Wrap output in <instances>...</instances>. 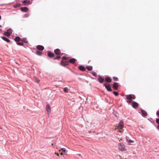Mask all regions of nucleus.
<instances>
[{
	"mask_svg": "<svg viewBox=\"0 0 159 159\" xmlns=\"http://www.w3.org/2000/svg\"><path fill=\"white\" fill-rule=\"evenodd\" d=\"M118 149L122 151H125L126 149L125 148V146L123 143H120L118 144Z\"/></svg>",
	"mask_w": 159,
	"mask_h": 159,
	"instance_id": "obj_1",
	"label": "nucleus"
},
{
	"mask_svg": "<svg viewBox=\"0 0 159 159\" xmlns=\"http://www.w3.org/2000/svg\"><path fill=\"white\" fill-rule=\"evenodd\" d=\"M126 98L128 100H132L135 98V96L134 95L129 94L125 96Z\"/></svg>",
	"mask_w": 159,
	"mask_h": 159,
	"instance_id": "obj_2",
	"label": "nucleus"
},
{
	"mask_svg": "<svg viewBox=\"0 0 159 159\" xmlns=\"http://www.w3.org/2000/svg\"><path fill=\"white\" fill-rule=\"evenodd\" d=\"M124 127L123 122L122 121H120L119 122L117 126V128H116L115 130H116L117 129H122Z\"/></svg>",
	"mask_w": 159,
	"mask_h": 159,
	"instance_id": "obj_3",
	"label": "nucleus"
},
{
	"mask_svg": "<svg viewBox=\"0 0 159 159\" xmlns=\"http://www.w3.org/2000/svg\"><path fill=\"white\" fill-rule=\"evenodd\" d=\"M104 85L108 91H112L110 85L109 84H108L107 85L105 84H104Z\"/></svg>",
	"mask_w": 159,
	"mask_h": 159,
	"instance_id": "obj_4",
	"label": "nucleus"
},
{
	"mask_svg": "<svg viewBox=\"0 0 159 159\" xmlns=\"http://www.w3.org/2000/svg\"><path fill=\"white\" fill-rule=\"evenodd\" d=\"M46 110L48 114L50 113L51 112V109L50 106L49 104H47L46 105Z\"/></svg>",
	"mask_w": 159,
	"mask_h": 159,
	"instance_id": "obj_5",
	"label": "nucleus"
},
{
	"mask_svg": "<svg viewBox=\"0 0 159 159\" xmlns=\"http://www.w3.org/2000/svg\"><path fill=\"white\" fill-rule=\"evenodd\" d=\"M30 0H24L22 2V3L24 5H28L30 4Z\"/></svg>",
	"mask_w": 159,
	"mask_h": 159,
	"instance_id": "obj_6",
	"label": "nucleus"
},
{
	"mask_svg": "<svg viewBox=\"0 0 159 159\" xmlns=\"http://www.w3.org/2000/svg\"><path fill=\"white\" fill-rule=\"evenodd\" d=\"M69 62L68 61H61V65L64 66H67Z\"/></svg>",
	"mask_w": 159,
	"mask_h": 159,
	"instance_id": "obj_7",
	"label": "nucleus"
},
{
	"mask_svg": "<svg viewBox=\"0 0 159 159\" xmlns=\"http://www.w3.org/2000/svg\"><path fill=\"white\" fill-rule=\"evenodd\" d=\"M54 52L57 55H59L60 54L61 52L60 50L59 49H56L54 51Z\"/></svg>",
	"mask_w": 159,
	"mask_h": 159,
	"instance_id": "obj_8",
	"label": "nucleus"
},
{
	"mask_svg": "<svg viewBox=\"0 0 159 159\" xmlns=\"http://www.w3.org/2000/svg\"><path fill=\"white\" fill-rule=\"evenodd\" d=\"M113 87L115 90L118 89V85L117 83H115L113 85Z\"/></svg>",
	"mask_w": 159,
	"mask_h": 159,
	"instance_id": "obj_9",
	"label": "nucleus"
},
{
	"mask_svg": "<svg viewBox=\"0 0 159 159\" xmlns=\"http://www.w3.org/2000/svg\"><path fill=\"white\" fill-rule=\"evenodd\" d=\"M132 105L133 108H136L138 107V104L135 102H133Z\"/></svg>",
	"mask_w": 159,
	"mask_h": 159,
	"instance_id": "obj_10",
	"label": "nucleus"
},
{
	"mask_svg": "<svg viewBox=\"0 0 159 159\" xmlns=\"http://www.w3.org/2000/svg\"><path fill=\"white\" fill-rule=\"evenodd\" d=\"M28 10V8L27 7H22L21 8V11L24 12H27Z\"/></svg>",
	"mask_w": 159,
	"mask_h": 159,
	"instance_id": "obj_11",
	"label": "nucleus"
},
{
	"mask_svg": "<svg viewBox=\"0 0 159 159\" xmlns=\"http://www.w3.org/2000/svg\"><path fill=\"white\" fill-rule=\"evenodd\" d=\"M37 48L40 51H42L44 49V47L42 45L38 46L37 47Z\"/></svg>",
	"mask_w": 159,
	"mask_h": 159,
	"instance_id": "obj_12",
	"label": "nucleus"
},
{
	"mask_svg": "<svg viewBox=\"0 0 159 159\" xmlns=\"http://www.w3.org/2000/svg\"><path fill=\"white\" fill-rule=\"evenodd\" d=\"M76 61L75 58H71L69 60V62L72 64H74Z\"/></svg>",
	"mask_w": 159,
	"mask_h": 159,
	"instance_id": "obj_13",
	"label": "nucleus"
},
{
	"mask_svg": "<svg viewBox=\"0 0 159 159\" xmlns=\"http://www.w3.org/2000/svg\"><path fill=\"white\" fill-rule=\"evenodd\" d=\"M98 81L101 83H102L104 81V79L103 78L101 77H99L98 79Z\"/></svg>",
	"mask_w": 159,
	"mask_h": 159,
	"instance_id": "obj_14",
	"label": "nucleus"
},
{
	"mask_svg": "<svg viewBox=\"0 0 159 159\" xmlns=\"http://www.w3.org/2000/svg\"><path fill=\"white\" fill-rule=\"evenodd\" d=\"M48 57L51 58L53 57H54V54L50 52L48 53Z\"/></svg>",
	"mask_w": 159,
	"mask_h": 159,
	"instance_id": "obj_15",
	"label": "nucleus"
},
{
	"mask_svg": "<svg viewBox=\"0 0 159 159\" xmlns=\"http://www.w3.org/2000/svg\"><path fill=\"white\" fill-rule=\"evenodd\" d=\"M105 81L107 83H110L111 81V79L109 77H106L105 78Z\"/></svg>",
	"mask_w": 159,
	"mask_h": 159,
	"instance_id": "obj_16",
	"label": "nucleus"
},
{
	"mask_svg": "<svg viewBox=\"0 0 159 159\" xmlns=\"http://www.w3.org/2000/svg\"><path fill=\"white\" fill-rule=\"evenodd\" d=\"M78 68H79V69L80 70H82L83 71L85 70V68L83 66H79L78 67Z\"/></svg>",
	"mask_w": 159,
	"mask_h": 159,
	"instance_id": "obj_17",
	"label": "nucleus"
},
{
	"mask_svg": "<svg viewBox=\"0 0 159 159\" xmlns=\"http://www.w3.org/2000/svg\"><path fill=\"white\" fill-rule=\"evenodd\" d=\"M14 40L15 41L17 42H19V41H21V39L19 36H16Z\"/></svg>",
	"mask_w": 159,
	"mask_h": 159,
	"instance_id": "obj_18",
	"label": "nucleus"
},
{
	"mask_svg": "<svg viewBox=\"0 0 159 159\" xmlns=\"http://www.w3.org/2000/svg\"><path fill=\"white\" fill-rule=\"evenodd\" d=\"M21 41L23 43H28V41L26 39L24 38L21 39Z\"/></svg>",
	"mask_w": 159,
	"mask_h": 159,
	"instance_id": "obj_19",
	"label": "nucleus"
},
{
	"mask_svg": "<svg viewBox=\"0 0 159 159\" xmlns=\"http://www.w3.org/2000/svg\"><path fill=\"white\" fill-rule=\"evenodd\" d=\"M141 113L144 116H146L147 115V114L146 112L143 110H141Z\"/></svg>",
	"mask_w": 159,
	"mask_h": 159,
	"instance_id": "obj_20",
	"label": "nucleus"
},
{
	"mask_svg": "<svg viewBox=\"0 0 159 159\" xmlns=\"http://www.w3.org/2000/svg\"><path fill=\"white\" fill-rule=\"evenodd\" d=\"M2 39L3 40H4V41H6L8 43L10 42V40L9 39H7V38H6V37H2Z\"/></svg>",
	"mask_w": 159,
	"mask_h": 159,
	"instance_id": "obj_21",
	"label": "nucleus"
},
{
	"mask_svg": "<svg viewBox=\"0 0 159 159\" xmlns=\"http://www.w3.org/2000/svg\"><path fill=\"white\" fill-rule=\"evenodd\" d=\"M86 68V69L88 70H92L93 69V67L92 66H87Z\"/></svg>",
	"mask_w": 159,
	"mask_h": 159,
	"instance_id": "obj_22",
	"label": "nucleus"
},
{
	"mask_svg": "<svg viewBox=\"0 0 159 159\" xmlns=\"http://www.w3.org/2000/svg\"><path fill=\"white\" fill-rule=\"evenodd\" d=\"M3 35L7 37H9L11 35L7 31L4 33Z\"/></svg>",
	"mask_w": 159,
	"mask_h": 159,
	"instance_id": "obj_23",
	"label": "nucleus"
},
{
	"mask_svg": "<svg viewBox=\"0 0 159 159\" xmlns=\"http://www.w3.org/2000/svg\"><path fill=\"white\" fill-rule=\"evenodd\" d=\"M21 6V4L20 3H18L15 5L14 6L15 8H17L20 7Z\"/></svg>",
	"mask_w": 159,
	"mask_h": 159,
	"instance_id": "obj_24",
	"label": "nucleus"
},
{
	"mask_svg": "<svg viewBox=\"0 0 159 159\" xmlns=\"http://www.w3.org/2000/svg\"><path fill=\"white\" fill-rule=\"evenodd\" d=\"M7 32H8L11 35L12 33V30L11 29H9L7 30Z\"/></svg>",
	"mask_w": 159,
	"mask_h": 159,
	"instance_id": "obj_25",
	"label": "nucleus"
},
{
	"mask_svg": "<svg viewBox=\"0 0 159 159\" xmlns=\"http://www.w3.org/2000/svg\"><path fill=\"white\" fill-rule=\"evenodd\" d=\"M34 79L35 81L37 83H39V80L37 79L36 77H34Z\"/></svg>",
	"mask_w": 159,
	"mask_h": 159,
	"instance_id": "obj_26",
	"label": "nucleus"
},
{
	"mask_svg": "<svg viewBox=\"0 0 159 159\" xmlns=\"http://www.w3.org/2000/svg\"><path fill=\"white\" fill-rule=\"evenodd\" d=\"M64 91L65 93H68V89L67 88H66H66H64Z\"/></svg>",
	"mask_w": 159,
	"mask_h": 159,
	"instance_id": "obj_27",
	"label": "nucleus"
},
{
	"mask_svg": "<svg viewBox=\"0 0 159 159\" xmlns=\"http://www.w3.org/2000/svg\"><path fill=\"white\" fill-rule=\"evenodd\" d=\"M36 53L37 55L39 56H40L42 55L41 52L38 51H36Z\"/></svg>",
	"mask_w": 159,
	"mask_h": 159,
	"instance_id": "obj_28",
	"label": "nucleus"
},
{
	"mask_svg": "<svg viewBox=\"0 0 159 159\" xmlns=\"http://www.w3.org/2000/svg\"><path fill=\"white\" fill-rule=\"evenodd\" d=\"M113 93L116 96H117L119 94L116 91H114Z\"/></svg>",
	"mask_w": 159,
	"mask_h": 159,
	"instance_id": "obj_29",
	"label": "nucleus"
},
{
	"mask_svg": "<svg viewBox=\"0 0 159 159\" xmlns=\"http://www.w3.org/2000/svg\"><path fill=\"white\" fill-rule=\"evenodd\" d=\"M68 59V57H63L62 58V59L63 60H66Z\"/></svg>",
	"mask_w": 159,
	"mask_h": 159,
	"instance_id": "obj_30",
	"label": "nucleus"
},
{
	"mask_svg": "<svg viewBox=\"0 0 159 159\" xmlns=\"http://www.w3.org/2000/svg\"><path fill=\"white\" fill-rule=\"evenodd\" d=\"M61 151L65 152L66 150L64 148H61V150H59V151L60 152Z\"/></svg>",
	"mask_w": 159,
	"mask_h": 159,
	"instance_id": "obj_31",
	"label": "nucleus"
},
{
	"mask_svg": "<svg viewBox=\"0 0 159 159\" xmlns=\"http://www.w3.org/2000/svg\"><path fill=\"white\" fill-rule=\"evenodd\" d=\"M92 74L93 76H97V74L95 72L93 71L92 72Z\"/></svg>",
	"mask_w": 159,
	"mask_h": 159,
	"instance_id": "obj_32",
	"label": "nucleus"
},
{
	"mask_svg": "<svg viewBox=\"0 0 159 159\" xmlns=\"http://www.w3.org/2000/svg\"><path fill=\"white\" fill-rule=\"evenodd\" d=\"M17 44L18 45H20V46H23V42H18L17 43Z\"/></svg>",
	"mask_w": 159,
	"mask_h": 159,
	"instance_id": "obj_33",
	"label": "nucleus"
},
{
	"mask_svg": "<svg viewBox=\"0 0 159 159\" xmlns=\"http://www.w3.org/2000/svg\"><path fill=\"white\" fill-rule=\"evenodd\" d=\"M61 57L60 56H57L56 57H55L54 58V60L57 59H58L60 58Z\"/></svg>",
	"mask_w": 159,
	"mask_h": 159,
	"instance_id": "obj_34",
	"label": "nucleus"
},
{
	"mask_svg": "<svg viewBox=\"0 0 159 159\" xmlns=\"http://www.w3.org/2000/svg\"><path fill=\"white\" fill-rule=\"evenodd\" d=\"M113 79L114 80V81H116L117 80L118 78L117 77H113Z\"/></svg>",
	"mask_w": 159,
	"mask_h": 159,
	"instance_id": "obj_35",
	"label": "nucleus"
},
{
	"mask_svg": "<svg viewBox=\"0 0 159 159\" xmlns=\"http://www.w3.org/2000/svg\"><path fill=\"white\" fill-rule=\"evenodd\" d=\"M156 122L157 123L159 124V119H157L156 120Z\"/></svg>",
	"mask_w": 159,
	"mask_h": 159,
	"instance_id": "obj_36",
	"label": "nucleus"
},
{
	"mask_svg": "<svg viewBox=\"0 0 159 159\" xmlns=\"http://www.w3.org/2000/svg\"><path fill=\"white\" fill-rule=\"evenodd\" d=\"M129 142H130V143H133L134 142V141L133 140H131L130 139H129V140H127Z\"/></svg>",
	"mask_w": 159,
	"mask_h": 159,
	"instance_id": "obj_37",
	"label": "nucleus"
},
{
	"mask_svg": "<svg viewBox=\"0 0 159 159\" xmlns=\"http://www.w3.org/2000/svg\"><path fill=\"white\" fill-rule=\"evenodd\" d=\"M157 117H159V111H157Z\"/></svg>",
	"mask_w": 159,
	"mask_h": 159,
	"instance_id": "obj_38",
	"label": "nucleus"
},
{
	"mask_svg": "<svg viewBox=\"0 0 159 159\" xmlns=\"http://www.w3.org/2000/svg\"><path fill=\"white\" fill-rule=\"evenodd\" d=\"M132 100H128L127 101V102L129 103H131V102Z\"/></svg>",
	"mask_w": 159,
	"mask_h": 159,
	"instance_id": "obj_39",
	"label": "nucleus"
},
{
	"mask_svg": "<svg viewBox=\"0 0 159 159\" xmlns=\"http://www.w3.org/2000/svg\"><path fill=\"white\" fill-rule=\"evenodd\" d=\"M55 154H56L57 156H59V154L58 153H56V152H55Z\"/></svg>",
	"mask_w": 159,
	"mask_h": 159,
	"instance_id": "obj_40",
	"label": "nucleus"
},
{
	"mask_svg": "<svg viewBox=\"0 0 159 159\" xmlns=\"http://www.w3.org/2000/svg\"><path fill=\"white\" fill-rule=\"evenodd\" d=\"M60 154H61V155H62L63 154V153H62V152H61V153H60Z\"/></svg>",
	"mask_w": 159,
	"mask_h": 159,
	"instance_id": "obj_41",
	"label": "nucleus"
},
{
	"mask_svg": "<svg viewBox=\"0 0 159 159\" xmlns=\"http://www.w3.org/2000/svg\"><path fill=\"white\" fill-rule=\"evenodd\" d=\"M0 129H2V128L0 126Z\"/></svg>",
	"mask_w": 159,
	"mask_h": 159,
	"instance_id": "obj_42",
	"label": "nucleus"
},
{
	"mask_svg": "<svg viewBox=\"0 0 159 159\" xmlns=\"http://www.w3.org/2000/svg\"><path fill=\"white\" fill-rule=\"evenodd\" d=\"M119 132H122L121 130H119Z\"/></svg>",
	"mask_w": 159,
	"mask_h": 159,
	"instance_id": "obj_43",
	"label": "nucleus"
},
{
	"mask_svg": "<svg viewBox=\"0 0 159 159\" xmlns=\"http://www.w3.org/2000/svg\"><path fill=\"white\" fill-rule=\"evenodd\" d=\"M157 128L159 129V125H158Z\"/></svg>",
	"mask_w": 159,
	"mask_h": 159,
	"instance_id": "obj_44",
	"label": "nucleus"
},
{
	"mask_svg": "<svg viewBox=\"0 0 159 159\" xmlns=\"http://www.w3.org/2000/svg\"><path fill=\"white\" fill-rule=\"evenodd\" d=\"M1 16L0 15V20L1 19Z\"/></svg>",
	"mask_w": 159,
	"mask_h": 159,
	"instance_id": "obj_45",
	"label": "nucleus"
},
{
	"mask_svg": "<svg viewBox=\"0 0 159 159\" xmlns=\"http://www.w3.org/2000/svg\"><path fill=\"white\" fill-rule=\"evenodd\" d=\"M1 27V26L0 25V27Z\"/></svg>",
	"mask_w": 159,
	"mask_h": 159,
	"instance_id": "obj_46",
	"label": "nucleus"
},
{
	"mask_svg": "<svg viewBox=\"0 0 159 159\" xmlns=\"http://www.w3.org/2000/svg\"><path fill=\"white\" fill-rule=\"evenodd\" d=\"M1 5H0V6Z\"/></svg>",
	"mask_w": 159,
	"mask_h": 159,
	"instance_id": "obj_47",
	"label": "nucleus"
}]
</instances>
